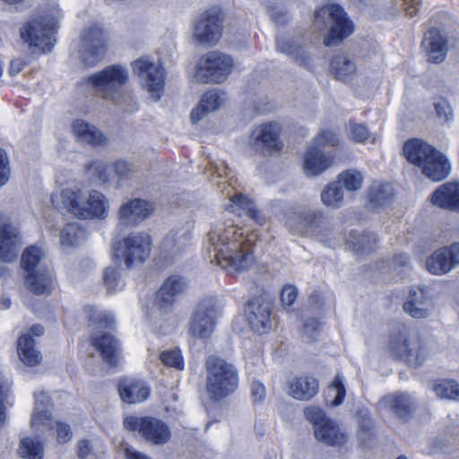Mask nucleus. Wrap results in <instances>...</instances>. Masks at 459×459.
Wrapping results in <instances>:
<instances>
[{"mask_svg":"<svg viewBox=\"0 0 459 459\" xmlns=\"http://www.w3.org/2000/svg\"><path fill=\"white\" fill-rule=\"evenodd\" d=\"M352 246L356 253H366L374 249L377 238L373 233H363L358 237L354 234L348 240Z\"/></svg>","mask_w":459,"mask_h":459,"instance_id":"48","label":"nucleus"},{"mask_svg":"<svg viewBox=\"0 0 459 459\" xmlns=\"http://www.w3.org/2000/svg\"><path fill=\"white\" fill-rule=\"evenodd\" d=\"M320 328L321 324L317 319H307L303 325L302 338L307 342L315 341L320 332Z\"/></svg>","mask_w":459,"mask_h":459,"instance_id":"55","label":"nucleus"},{"mask_svg":"<svg viewBox=\"0 0 459 459\" xmlns=\"http://www.w3.org/2000/svg\"><path fill=\"white\" fill-rule=\"evenodd\" d=\"M226 100V93L219 90H211L204 92L198 106L192 110L193 122L199 121L205 114L215 111Z\"/></svg>","mask_w":459,"mask_h":459,"instance_id":"30","label":"nucleus"},{"mask_svg":"<svg viewBox=\"0 0 459 459\" xmlns=\"http://www.w3.org/2000/svg\"><path fill=\"white\" fill-rule=\"evenodd\" d=\"M337 181L347 191H357L362 186L363 176L356 169H347L338 176Z\"/></svg>","mask_w":459,"mask_h":459,"instance_id":"50","label":"nucleus"},{"mask_svg":"<svg viewBox=\"0 0 459 459\" xmlns=\"http://www.w3.org/2000/svg\"><path fill=\"white\" fill-rule=\"evenodd\" d=\"M223 30V15L220 9L210 8L200 13L192 23L191 40L202 47L219 43Z\"/></svg>","mask_w":459,"mask_h":459,"instance_id":"10","label":"nucleus"},{"mask_svg":"<svg viewBox=\"0 0 459 459\" xmlns=\"http://www.w3.org/2000/svg\"><path fill=\"white\" fill-rule=\"evenodd\" d=\"M113 168L119 183L129 179L134 172L133 166L125 160L115 161Z\"/></svg>","mask_w":459,"mask_h":459,"instance_id":"56","label":"nucleus"},{"mask_svg":"<svg viewBox=\"0 0 459 459\" xmlns=\"http://www.w3.org/2000/svg\"><path fill=\"white\" fill-rule=\"evenodd\" d=\"M154 211L153 204L141 198L124 202L118 210V220L124 225L136 226L147 219Z\"/></svg>","mask_w":459,"mask_h":459,"instance_id":"19","label":"nucleus"},{"mask_svg":"<svg viewBox=\"0 0 459 459\" xmlns=\"http://www.w3.org/2000/svg\"><path fill=\"white\" fill-rule=\"evenodd\" d=\"M124 427L128 430L137 431L146 442L152 445H164L171 437L169 426L154 417L127 416L124 420Z\"/></svg>","mask_w":459,"mask_h":459,"instance_id":"13","label":"nucleus"},{"mask_svg":"<svg viewBox=\"0 0 459 459\" xmlns=\"http://www.w3.org/2000/svg\"><path fill=\"white\" fill-rule=\"evenodd\" d=\"M433 391L443 399L459 401V385L453 380H441L434 383Z\"/></svg>","mask_w":459,"mask_h":459,"instance_id":"47","label":"nucleus"},{"mask_svg":"<svg viewBox=\"0 0 459 459\" xmlns=\"http://www.w3.org/2000/svg\"><path fill=\"white\" fill-rule=\"evenodd\" d=\"M45 260L44 252L36 246L27 247L22 255V267L26 273L25 283L37 295L50 292L53 285V273Z\"/></svg>","mask_w":459,"mask_h":459,"instance_id":"4","label":"nucleus"},{"mask_svg":"<svg viewBox=\"0 0 459 459\" xmlns=\"http://www.w3.org/2000/svg\"><path fill=\"white\" fill-rule=\"evenodd\" d=\"M435 151L434 147L419 139L409 140L403 145V152L407 160L420 169Z\"/></svg>","mask_w":459,"mask_h":459,"instance_id":"32","label":"nucleus"},{"mask_svg":"<svg viewBox=\"0 0 459 459\" xmlns=\"http://www.w3.org/2000/svg\"><path fill=\"white\" fill-rule=\"evenodd\" d=\"M314 26L319 30L329 28L328 34L324 39V44L326 47L340 44L353 31L352 22L347 18L343 9L333 4L315 11Z\"/></svg>","mask_w":459,"mask_h":459,"instance_id":"5","label":"nucleus"},{"mask_svg":"<svg viewBox=\"0 0 459 459\" xmlns=\"http://www.w3.org/2000/svg\"><path fill=\"white\" fill-rule=\"evenodd\" d=\"M105 53V32L100 25L93 24L82 35V62L85 65H94Z\"/></svg>","mask_w":459,"mask_h":459,"instance_id":"16","label":"nucleus"},{"mask_svg":"<svg viewBox=\"0 0 459 459\" xmlns=\"http://www.w3.org/2000/svg\"><path fill=\"white\" fill-rule=\"evenodd\" d=\"M321 217L320 212H308L298 217L289 218L287 224L295 233L307 234L316 228Z\"/></svg>","mask_w":459,"mask_h":459,"instance_id":"42","label":"nucleus"},{"mask_svg":"<svg viewBox=\"0 0 459 459\" xmlns=\"http://www.w3.org/2000/svg\"><path fill=\"white\" fill-rule=\"evenodd\" d=\"M394 195V189L390 184L375 182L368 192V201L372 207L387 205Z\"/></svg>","mask_w":459,"mask_h":459,"instance_id":"41","label":"nucleus"},{"mask_svg":"<svg viewBox=\"0 0 459 459\" xmlns=\"http://www.w3.org/2000/svg\"><path fill=\"white\" fill-rule=\"evenodd\" d=\"M91 345L98 351L102 359L111 367L117 365L119 360V344L109 333L92 334Z\"/></svg>","mask_w":459,"mask_h":459,"instance_id":"26","label":"nucleus"},{"mask_svg":"<svg viewBox=\"0 0 459 459\" xmlns=\"http://www.w3.org/2000/svg\"><path fill=\"white\" fill-rule=\"evenodd\" d=\"M348 137L355 143H364L369 137V133L364 125L350 123Z\"/></svg>","mask_w":459,"mask_h":459,"instance_id":"57","label":"nucleus"},{"mask_svg":"<svg viewBox=\"0 0 459 459\" xmlns=\"http://www.w3.org/2000/svg\"><path fill=\"white\" fill-rule=\"evenodd\" d=\"M22 245L19 229L8 215L0 212V260L4 263L14 261Z\"/></svg>","mask_w":459,"mask_h":459,"instance_id":"15","label":"nucleus"},{"mask_svg":"<svg viewBox=\"0 0 459 459\" xmlns=\"http://www.w3.org/2000/svg\"><path fill=\"white\" fill-rule=\"evenodd\" d=\"M87 171L90 176L94 177L101 184L109 181L107 165L102 161H92L87 166Z\"/></svg>","mask_w":459,"mask_h":459,"instance_id":"53","label":"nucleus"},{"mask_svg":"<svg viewBox=\"0 0 459 459\" xmlns=\"http://www.w3.org/2000/svg\"><path fill=\"white\" fill-rule=\"evenodd\" d=\"M306 419L310 421L314 426V430L316 427L323 424V422L329 421L330 419L326 418L324 411L316 406H309L304 410Z\"/></svg>","mask_w":459,"mask_h":459,"instance_id":"54","label":"nucleus"},{"mask_svg":"<svg viewBox=\"0 0 459 459\" xmlns=\"http://www.w3.org/2000/svg\"><path fill=\"white\" fill-rule=\"evenodd\" d=\"M55 428L56 432V440L58 443L64 444L72 438L73 434L68 424L56 421L55 423Z\"/></svg>","mask_w":459,"mask_h":459,"instance_id":"61","label":"nucleus"},{"mask_svg":"<svg viewBox=\"0 0 459 459\" xmlns=\"http://www.w3.org/2000/svg\"><path fill=\"white\" fill-rule=\"evenodd\" d=\"M152 239L143 232H134L114 246V256L124 260L130 268L134 264L143 263L151 255Z\"/></svg>","mask_w":459,"mask_h":459,"instance_id":"11","label":"nucleus"},{"mask_svg":"<svg viewBox=\"0 0 459 459\" xmlns=\"http://www.w3.org/2000/svg\"><path fill=\"white\" fill-rule=\"evenodd\" d=\"M35 407L30 425L34 430L39 431L41 428L53 429L51 420L52 403L45 392L35 393Z\"/></svg>","mask_w":459,"mask_h":459,"instance_id":"24","label":"nucleus"},{"mask_svg":"<svg viewBox=\"0 0 459 459\" xmlns=\"http://www.w3.org/2000/svg\"><path fill=\"white\" fill-rule=\"evenodd\" d=\"M118 391L121 399L128 403L143 402L149 397L150 390L142 380L125 379L120 382Z\"/></svg>","mask_w":459,"mask_h":459,"instance_id":"31","label":"nucleus"},{"mask_svg":"<svg viewBox=\"0 0 459 459\" xmlns=\"http://www.w3.org/2000/svg\"><path fill=\"white\" fill-rule=\"evenodd\" d=\"M51 198L54 204L60 199L64 208L80 219L102 220L108 216L109 210L108 199L97 190L86 193L78 187L65 188L59 195H53Z\"/></svg>","mask_w":459,"mask_h":459,"instance_id":"2","label":"nucleus"},{"mask_svg":"<svg viewBox=\"0 0 459 459\" xmlns=\"http://www.w3.org/2000/svg\"><path fill=\"white\" fill-rule=\"evenodd\" d=\"M230 204L227 205V210L231 212H236L238 215L246 214L254 220L259 225L264 223V218L261 215L260 212L255 209L252 200L243 195L242 194H235L230 198Z\"/></svg>","mask_w":459,"mask_h":459,"instance_id":"37","label":"nucleus"},{"mask_svg":"<svg viewBox=\"0 0 459 459\" xmlns=\"http://www.w3.org/2000/svg\"><path fill=\"white\" fill-rule=\"evenodd\" d=\"M271 303L262 298H255L247 305V320L251 329L258 334L265 333L271 329Z\"/></svg>","mask_w":459,"mask_h":459,"instance_id":"18","label":"nucleus"},{"mask_svg":"<svg viewBox=\"0 0 459 459\" xmlns=\"http://www.w3.org/2000/svg\"><path fill=\"white\" fill-rule=\"evenodd\" d=\"M317 392L318 382L315 377H295L289 384L290 395L297 400H310L317 394Z\"/></svg>","mask_w":459,"mask_h":459,"instance_id":"35","label":"nucleus"},{"mask_svg":"<svg viewBox=\"0 0 459 459\" xmlns=\"http://www.w3.org/2000/svg\"><path fill=\"white\" fill-rule=\"evenodd\" d=\"M72 129L78 141L82 143L92 146H99L104 144L106 141L105 136L96 126L83 120H75L72 124Z\"/></svg>","mask_w":459,"mask_h":459,"instance_id":"38","label":"nucleus"},{"mask_svg":"<svg viewBox=\"0 0 459 459\" xmlns=\"http://www.w3.org/2000/svg\"><path fill=\"white\" fill-rule=\"evenodd\" d=\"M340 139L337 134L330 129L321 130L313 139L314 148L322 150L325 146L335 147L339 144Z\"/></svg>","mask_w":459,"mask_h":459,"instance_id":"51","label":"nucleus"},{"mask_svg":"<svg viewBox=\"0 0 459 459\" xmlns=\"http://www.w3.org/2000/svg\"><path fill=\"white\" fill-rule=\"evenodd\" d=\"M330 69L337 80L347 82L355 77L357 65L351 56L341 53L332 58Z\"/></svg>","mask_w":459,"mask_h":459,"instance_id":"34","label":"nucleus"},{"mask_svg":"<svg viewBox=\"0 0 459 459\" xmlns=\"http://www.w3.org/2000/svg\"><path fill=\"white\" fill-rule=\"evenodd\" d=\"M103 282L108 292L117 290L119 283V273L115 267H107L103 273Z\"/></svg>","mask_w":459,"mask_h":459,"instance_id":"58","label":"nucleus"},{"mask_svg":"<svg viewBox=\"0 0 459 459\" xmlns=\"http://www.w3.org/2000/svg\"><path fill=\"white\" fill-rule=\"evenodd\" d=\"M433 204L459 212V183L448 182L440 186L431 195Z\"/></svg>","mask_w":459,"mask_h":459,"instance_id":"27","label":"nucleus"},{"mask_svg":"<svg viewBox=\"0 0 459 459\" xmlns=\"http://www.w3.org/2000/svg\"><path fill=\"white\" fill-rule=\"evenodd\" d=\"M276 50L305 68H309L312 65L313 56L300 40L289 36H278L276 38Z\"/></svg>","mask_w":459,"mask_h":459,"instance_id":"21","label":"nucleus"},{"mask_svg":"<svg viewBox=\"0 0 459 459\" xmlns=\"http://www.w3.org/2000/svg\"><path fill=\"white\" fill-rule=\"evenodd\" d=\"M434 107L437 117L441 123L447 122L452 118V109L446 100L438 99L434 102Z\"/></svg>","mask_w":459,"mask_h":459,"instance_id":"59","label":"nucleus"},{"mask_svg":"<svg viewBox=\"0 0 459 459\" xmlns=\"http://www.w3.org/2000/svg\"><path fill=\"white\" fill-rule=\"evenodd\" d=\"M128 80L129 74L125 66L112 65L90 75L86 82L103 99L118 103L125 96Z\"/></svg>","mask_w":459,"mask_h":459,"instance_id":"7","label":"nucleus"},{"mask_svg":"<svg viewBox=\"0 0 459 459\" xmlns=\"http://www.w3.org/2000/svg\"><path fill=\"white\" fill-rule=\"evenodd\" d=\"M379 403L403 420H407L417 407L416 401L407 393L385 395Z\"/></svg>","mask_w":459,"mask_h":459,"instance_id":"23","label":"nucleus"},{"mask_svg":"<svg viewBox=\"0 0 459 459\" xmlns=\"http://www.w3.org/2000/svg\"><path fill=\"white\" fill-rule=\"evenodd\" d=\"M422 47L428 55L429 62L440 64L447 55V37L440 30L432 28L425 33Z\"/></svg>","mask_w":459,"mask_h":459,"instance_id":"22","label":"nucleus"},{"mask_svg":"<svg viewBox=\"0 0 459 459\" xmlns=\"http://www.w3.org/2000/svg\"><path fill=\"white\" fill-rule=\"evenodd\" d=\"M84 313L92 329L111 328L115 324L114 316L111 313L102 312L92 306L84 307Z\"/></svg>","mask_w":459,"mask_h":459,"instance_id":"43","label":"nucleus"},{"mask_svg":"<svg viewBox=\"0 0 459 459\" xmlns=\"http://www.w3.org/2000/svg\"><path fill=\"white\" fill-rule=\"evenodd\" d=\"M19 454L23 459H42L44 447L40 442L24 437L20 442Z\"/></svg>","mask_w":459,"mask_h":459,"instance_id":"46","label":"nucleus"},{"mask_svg":"<svg viewBox=\"0 0 459 459\" xmlns=\"http://www.w3.org/2000/svg\"><path fill=\"white\" fill-rule=\"evenodd\" d=\"M191 236L184 229L169 231L160 244V255L169 261L181 257L190 245Z\"/></svg>","mask_w":459,"mask_h":459,"instance_id":"20","label":"nucleus"},{"mask_svg":"<svg viewBox=\"0 0 459 459\" xmlns=\"http://www.w3.org/2000/svg\"><path fill=\"white\" fill-rule=\"evenodd\" d=\"M215 300L206 298L200 301L191 317L189 332L197 338H208L212 333L217 317Z\"/></svg>","mask_w":459,"mask_h":459,"instance_id":"14","label":"nucleus"},{"mask_svg":"<svg viewBox=\"0 0 459 459\" xmlns=\"http://www.w3.org/2000/svg\"><path fill=\"white\" fill-rule=\"evenodd\" d=\"M205 390L210 400L219 402L233 394L239 382L237 368L226 359L211 355L205 359Z\"/></svg>","mask_w":459,"mask_h":459,"instance_id":"3","label":"nucleus"},{"mask_svg":"<svg viewBox=\"0 0 459 459\" xmlns=\"http://www.w3.org/2000/svg\"><path fill=\"white\" fill-rule=\"evenodd\" d=\"M333 163V156L325 154L322 150L310 148L304 157V170L307 176L315 177L329 169Z\"/></svg>","mask_w":459,"mask_h":459,"instance_id":"29","label":"nucleus"},{"mask_svg":"<svg viewBox=\"0 0 459 459\" xmlns=\"http://www.w3.org/2000/svg\"><path fill=\"white\" fill-rule=\"evenodd\" d=\"M389 350L394 357L414 367L421 365L429 356L418 333L407 329L391 336Z\"/></svg>","mask_w":459,"mask_h":459,"instance_id":"9","label":"nucleus"},{"mask_svg":"<svg viewBox=\"0 0 459 459\" xmlns=\"http://www.w3.org/2000/svg\"><path fill=\"white\" fill-rule=\"evenodd\" d=\"M314 432L318 441L328 446H342L347 440V435L332 420L323 422Z\"/></svg>","mask_w":459,"mask_h":459,"instance_id":"36","label":"nucleus"},{"mask_svg":"<svg viewBox=\"0 0 459 459\" xmlns=\"http://www.w3.org/2000/svg\"><path fill=\"white\" fill-rule=\"evenodd\" d=\"M10 383L0 375V428H2L6 421V408L4 405V398L7 396Z\"/></svg>","mask_w":459,"mask_h":459,"instance_id":"60","label":"nucleus"},{"mask_svg":"<svg viewBox=\"0 0 459 459\" xmlns=\"http://www.w3.org/2000/svg\"><path fill=\"white\" fill-rule=\"evenodd\" d=\"M298 296V290L293 285H286L283 287L281 294L283 305L291 306Z\"/></svg>","mask_w":459,"mask_h":459,"instance_id":"62","label":"nucleus"},{"mask_svg":"<svg viewBox=\"0 0 459 459\" xmlns=\"http://www.w3.org/2000/svg\"><path fill=\"white\" fill-rule=\"evenodd\" d=\"M133 70L140 79L143 88L149 92L150 98L158 101L164 92V68L149 57H142L133 63Z\"/></svg>","mask_w":459,"mask_h":459,"instance_id":"12","label":"nucleus"},{"mask_svg":"<svg viewBox=\"0 0 459 459\" xmlns=\"http://www.w3.org/2000/svg\"><path fill=\"white\" fill-rule=\"evenodd\" d=\"M281 127L276 123L262 125L253 133L255 144L268 150L279 151L281 148L280 141Z\"/></svg>","mask_w":459,"mask_h":459,"instance_id":"33","label":"nucleus"},{"mask_svg":"<svg viewBox=\"0 0 459 459\" xmlns=\"http://www.w3.org/2000/svg\"><path fill=\"white\" fill-rule=\"evenodd\" d=\"M60 17V10L55 7L49 13L28 22L21 30L22 39L30 48H37L42 52L51 51L56 43L55 34Z\"/></svg>","mask_w":459,"mask_h":459,"instance_id":"6","label":"nucleus"},{"mask_svg":"<svg viewBox=\"0 0 459 459\" xmlns=\"http://www.w3.org/2000/svg\"><path fill=\"white\" fill-rule=\"evenodd\" d=\"M431 307V299L425 289L414 288L410 290L403 304L404 311L414 318H426Z\"/></svg>","mask_w":459,"mask_h":459,"instance_id":"25","label":"nucleus"},{"mask_svg":"<svg viewBox=\"0 0 459 459\" xmlns=\"http://www.w3.org/2000/svg\"><path fill=\"white\" fill-rule=\"evenodd\" d=\"M85 238V230L77 223L67 224L60 233V245L64 248L78 246Z\"/></svg>","mask_w":459,"mask_h":459,"instance_id":"45","label":"nucleus"},{"mask_svg":"<svg viewBox=\"0 0 459 459\" xmlns=\"http://www.w3.org/2000/svg\"><path fill=\"white\" fill-rule=\"evenodd\" d=\"M160 359L167 367L174 368L178 370L184 368V359L179 350L164 351L160 353Z\"/></svg>","mask_w":459,"mask_h":459,"instance_id":"52","label":"nucleus"},{"mask_svg":"<svg viewBox=\"0 0 459 459\" xmlns=\"http://www.w3.org/2000/svg\"><path fill=\"white\" fill-rule=\"evenodd\" d=\"M17 352L20 359L29 367L38 365L42 359L40 351L35 347L34 339L28 333L19 337Z\"/></svg>","mask_w":459,"mask_h":459,"instance_id":"40","label":"nucleus"},{"mask_svg":"<svg viewBox=\"0 0 459 459\" xmlns=\"http://www.w3.org/2000/svg\"><path fill=\"white\" fill-rule=\"evenodd\" d=\"M9 170L8 157L5 152L0 148V186L7 182Z\"/></svg>","mask_w":459,"mask_h":459,"instance_id":"63","label":"nucleus"},{"mask_svg":"<svg viewBox=\"0 0 459 459\" xmlns=\"http://www.w3.org/2000/svg\"><path fill=\"white\" fill-rule=\"evenodd\" d=\"M78 456L80 459H92L94 455L91 454V446L87 440H81L78 443Z\"/></svg>","mask_w":459,"mask_h":459,"instance_id":"64","label":"nucleus"},{"mask_svg":"<svg viewBox=\"0 0 459 459\" xmlns=\"http://www.w3.org/2000/svg\"><path fill=\"white\" fill-rule=\"evenodd\" d=\"M455 267L447 247L434 251L426 260V268L432 274L441 275Z\"/></svg>","mask_w":459,"mask_h":459,"instance_id":"39","label":"nucleus"},{"mask_svg":"<svg viewBox=\"0 0 459 459\" xmlns=\"http://www.w3.org/2000/svg\"><path fill=\"white\" fill-rule=\"evenodd\" d=\"M234 66L231 56L217 50L210 51L199 58L195 78L202 83H221L228 79Z\"/></svg>","mask_w":459,"mask_h":459,"instance_id":"8","label":"nucleus"},{"mask_svg":"<svg viewBox=\"0 0 459 459\" xmlns=\"http://www.w3.org/2000/svg\"><path fill=\"white\" fill-rule=\"evenodd\" d=\"M343 190L337 180L326 185L321 193L322 203L332 209L340 208L343 204Z\"/></svg>","mask_w":459,"mask_h":459,"instance_id":"44","label":"nucleus"},{"mask_svg":"<svg viewBox=\"0 0 459 459\" xmlns=\"http://www.w3.org/2000/svg\"><path fill=\"white\" fill-rule=\"evenodd\" d=\"M420 170L432 181H441L451 172V165L447 158L436 150L429 159L422 165Z\"/></svg>","mask_w":459,"mask_h":459,"instance_id":"28","label":"nucleus"},{"mask_svg":"<svg viewBox=\"0 0 459 459\" xmlns=\"http://www.w3.org/2000/svg\"><path fill=\"white\" fill-rule=\"evenodd\" d=\"M213 260L221 268L247 271L255 263L254 239L245 234L243 229L233 224L218 222L209 233Z\"/></svg>","mask_w":459,"mask_h":459,"instance_id":"1","label":"nucleus"},{"mask_svg":"<svg viewBox=\"0 0 459 459\" xmlns=\"http://www.w3.org/2000/svg\"><path fill=\"white\" fill-rule=\"evenodd\" d=\"M188 288L186 279L180 275L169 276L161 284L156 296L155 305L162 312H168Z\"/></svg>","mask_w":459,"mask_h":459,"instance_id":"17","label":"nucleus"},{"mask_svg":"<svg viewBox=\"0 0 459 459\" xmlns=\"http://www.w3.org/2000/svg\"><path fill=\"white\" fill-rule=\"evenodd\" d=\"M346 395V389L340 374H337L333 383L328 386L326 400L332 406H338L342 403Z\"/></svg>","mask_w":459,"mask_h":459,"instance_id":"49","label":"nucleus"}]
</instances>
